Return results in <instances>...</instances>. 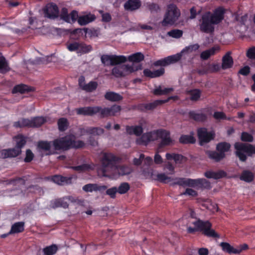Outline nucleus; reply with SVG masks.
Returning a JSON list of instances; mask_svg holds the SVG:
<instances>
[{
	"mask_svg": "<svg viewBox=\"0 0 255 255\" xmlns=\"http://www.w3.org/2000/svg\"><path fill=\"white\" fill-rule=\"evenodd\" d=\"M224 10L222 8L217 9L212 14L206 12L202 16L200 24V30L205 33H210L214 31V25L219 23L223 19Z\"/></svg>",
	"mask_w": 255,
	"mask_h": 255,
	"instance_id": "f257e3e1",
	"label": "nucleus"
},
{
	"mask_svg": "<svg viewBox=\"0 0 255 255\" xmlns=\"http://www.w3.org/2000/svg\"><path fill=\"white\" fill-rule=\"evenodd\" d=\"M119 158L112 153L104 152L101 158V167L98 173L102 176L114 177L116 163Z\"/></svg>",
	"mask_w": 255,
	"mask_h": 255,
	"instance_id": "f03ea898",
	"label": "nucleus"
},
{
	"mask_svg": "<svg viewBox=\"0 0 255 255\" xmlns=\"http://www.w3.org/2000/svg\"><path fill=\"white\" fill-rule=\"evenodd\" d=\"M174 180L173 185L177 184L184 187H189L196 189H210L211 187L210 182L205 178H178Z\"/></svg>",
	"mask_w": 255,
	"mask_h": 255,
	"instance_id": "7ed1b4c3",
	"label": "nucleus"
},
{
	"mask_svg": "<svg viewBox=\"0 0 255 255\" xmlns=\"http://www.w3.org/2000/svg\"><path fill=\"white\" fill-rule=\"evenodd\" d=\"M54 148L56 150H66L69 148H80L84 145V143L81 140H75L74 135H68L53 142Z\"/></svg>",
	"mask_w": 255,
	"mask_h": 255,
	"instance_id": "20e7f679",
	"label": "nucleus"
},
{
	"mask_svg": "<svg viewBox=\"0 0 255 255\" xmlns=\"http://www.w3.org/2000/svg\"><path fill=\"white\" fill-rule=\"evenodd\" d=\"M179 10L173 4H170L167 6V11L164 18L162 21L163 26L172 25L178 19L180 16Z\"/></svg>",
	"mask_w": 255,
	"mask_h": 255,
	"instance_id": "39448f33",
	"label": "nucleus"
},
{
	"mask_svg": "<svg viewBox=\"0 0 255 255\" xmlns=\"http://www.w3.org/2000/svg\"><path fill=\"white\" fill-rule=\"evenodd\" d=\"M236 154L241 161L246 160L247 156L255 153V147L250 144L237 142L235 144Z\"/></svg>",
	"mask_w": 255,
	"mask_h": 255,
	"instance_id": "423d86ee",
	"label": "nucleus"
},
{
	"mask_svg": "<svg viewBox=\"0 0 255 255\" xmlns=\"http://www.w3.org/2000/svg\"><path fill=\"white\" fill-rule=\"evenodd\" d=\"M191 224L197 227L199 231L203 232V233L210 237L219 238V236L215 231L211 229V224L208 221L203 222L200 220H197L192 222Z\"/></svg>",
	"mask_w": 255,
	"mask_h": 255,
	"instance_id": "0eeeda50",
	"label": "nucleus"
},
{
	"mask_svg": "<svg viewBox=\"0 0 255 255\" xmlns=\"http://www.w3.org/2000/svg\"><path fill=\"white\" fill-rule=\"evenodd\" d=\"M69 203L78 204L80 203V201L75 197L69 196L51 201L50 206L54 209L58 207L67 208Z\"/></svg>",
	"mask_w": 255,
	"mask_h": 255,
	"instance_id": "6e6552de",
	"label": "nucleus"
},
{
	"mask_svg": "<svg viewBox=\"0 0 255 255\" xmlns=\"http://www.w3.org/2000/svg\"><path fill=\"white\" fill-rule=\"evenodd\" d=\"M102 63L105 65H115L124 63L127 61L125 56L115 55H103L101 57Z\"/></svg>",
	"mask_w": 255,
	"mask_h": 255,
	"instance_id": "1a4fd4ad",
	"label": "nucleus"
},
{
	"mask_svg": "<svg viewBox=\"0 0 255 255\" xmlns=\"http://www.w3.org/2000/svg\"><path fill=\"white\" fill-rule=\"evenodd\" d=\"M121 110V108L118 105H113L110 108H105L102 109L100 111V114L101 117L115 116L118 115Z\"/></svg>",
	"mask_w": 255,
	"mask_h": 255,
	"instance_id": "9d476101",
	"label": "nucleus"
},
{
	"mask_svg": "<svg viewBox=\"0 0 255 255\" xmlns=\"http://www.w3.org/2000/svg\"><path fill=\"white\" fill-rule=\"evenodd\" d=\"M159 139L161 140L160 146L171 145L174 142V140L170 137V132L164 129H160Z\"/></svg>",
	"mask_w": 255,
	"mask_h": 255,
	"instance_id": "9b49d317",
	"label": "nucleus"
},
{
	"mask_svg": "<svg viewBox=\"0 0 255 255\" xmlns=\"http://www.w3.org/2000/svg\"><path fill=\"white\" fill-rule=\"evenodd\" d=\"M198 135L200 145L209 142L213 138V134L208 132L206 128H201L198 130Z\"/></svg>",
	"mask_w": 255,
	"mask_h": 255,
	"instance_id": "f8f14e48",
	"label": "nucleus"
},
{
	"mask_svg": "<svg viewBox=\"0 0 255 255\" xmlns=\"http://www.w3.org/2000/svg\"><path fill=\"white\" fill-rule=\"evenodd\" d=\"M101 107H86L76 109L78 115L85 116H93L97 113L100 114Z\"/></svg>",
	"mask_w": 255,
	"mask_h": 255,
	"instance_id": "ddd939ff",
	"label": "nucleus"
},
{
	"mask_svg": "<svg viewBox=\"0 0 255 255\" xmlns=\"http://www.w3.org/2000/svg\"><path fill=\"white\" fill-rule=\"evenodd\" d=\"M45 16L49 18H55L59 15L57 6L53 3L48 4L44 9Z\"/></svg>",
	"mask_w": 255,
	"mask_h": 255,
	"instance_id": "4468645a",
	"label": "nucleus"
},
{
	"mask_svg": "<svg viewBox=\"0 0 255 255\" xmlns=\"http://www.w3.org/2000/svg\"><path fill=\"white\" fill-rule=\"evenodd\" d=\"M21 151V149L16 146L13 148L2 149L0 150V158L14 157L18 155Z\"/></svg>",
	"mask_w": 255,
	"mask_h": 255,
	"instance_id": "2eb2a0df",
	"label": "nucleus"
},
{
	"mask_svg": "<svg viewBox=\"0 0 255 255\" xmlns=\"http://www.w3.org/2000/svg\"><path fill=\"white\" fill-rule=\"evenodd\" d=\"M226 173L223 170H208L204 173V176L208 178L219 179L225 177Z\"/></svg>",
	"mask_w": 255,
	"mask_h": 255,
	"instance_id": "dca6fc26",
	"label": "nucleus"
},
{
	"mask_svg": "<svg viewBox=\"0 0 255 255\" xmlns=\"http://www.w3.org/2000/svg\"><path fill=\"white\" fill-rule=\"evenodd\" d=\"M124 76L128 75L132 72L140 70L142 66L139 64L132 63L131 65L125 64L122 65Z\"/></svg>",
	"mask_w": 255,
	"mask_h": 255,
	"instance_id": "f3484780",
	"label": "nucleus"
},
{
	"mask_svg": "<svg viewBox=\"0 0 255 255\" xmlns=\"http://www.w3.org/2000/svg\"><path fill=\"white\" fill-rule=\"evenodd\" d=\"M50 143L47 141H40L38 143V150L42 156L50 154Z\"/></svg>",
	"mask_w": 255,
	"mask_h": 255,
	"instance_id": "a211bd4d",
	"label": "nucleus"
},
{
	"mask_svg": "<svg viewBox=\"0 0 255 255\" xmlns=\"http://www.w3.org/2000/svg\"><path fill=\"white\" fill-rule=\"evenodd\" d=\"M220 246L224 251L229 254H240L243 251V249L241 248H235L228 243L222 242L220 244Z\"/></svg>",
	"mask_w": 255,
	"mask_h": 255,
	"instance_id": "6ab92c4d",
	"label": "nucleus"
},
{
	"mask_svg": "<svg viewBox=\"0 0 255 255\" xmlns=\"http://www.w3.org/2000/svg\"><path fill=\"white\" fill-rule=\"evenodd\" d=\"M107 188L106 186H99L97 184H88L84 185L82 189L86 192H92L93 191H102Z\"/></svg>",
	"mask_w": 255,
	"mask_h": 255,
	"instance_id": "aec40b11",
	"label": "nucleus"
},
{
	"mask_svg": "<svg viewBox=\"0 0 255 255\" xmlns=\"http://www.w3.org/2000/svg\"><path fill=\"white\" fill-rule=\"evenodd\" d=\"M132 171V169L130 167L126 165H119L116 166L115 170V176H116V173H117L119 175H126L129 174ZM114 177V178H115Z\"/></svg>",
	"mask_w": 255,
	"mask_h": 255,
	"instance_id": "412c9836",
	"label": "nucleus"
},
{
	"mask_svg": "<svg viewBox=\"0 0 255 255\" xmlns=\"http://www.w3.org/2000/svg\"><path fill=\"white\" fill-rule=\"evenodd\" d=\"M95 19L94 15L89 13L86 15L80 16L78 19V22L81 25H85Z\"/></svg>",
	"mask_w": 255,
	"mask_h": 255,
	"instance_id": "4be33fe9",
	"label": "nucleus"
},
{
	"mask_svg": "<svg viewBox=\"0 0 255 255\" xmlns=\"http://www.w3.org/2000/svg\"><path fill=\"white\" fill-rule=\"evenodd\" d=\"M140 2L138 0H128L124 5L125 8L128 10H134L140 6Z\"/></svg>",
	"mask_w": 255,
	"mask_h": 255,
	"instance_id": "5701e85b",
	"label": "nucleus"
},
{
	"mask_svg": "<svg viewBox=\"0 0 255 255\" xmlns=\"http://www.w3.org/2000/svg\"><path fill=\"white\" fill-rule=\"evenodd\" d=\"M165 157L168 160H173L176 164H181L185 159L182 155L174 153H167Z\"/></svg>",
	"mask_w": 255,
	"mask_h": 255,
	"instance_id": "b1692460",
	"label": "nucleus"
},
{
	"mask_svg": "<svg viewBox=\"0 0 255 255\" xmlns=\"http://www.w3.org/2000/svg\"><path fill=\"white\" fill-rule=\"evenodd\" d=\"M126 131L129 134H135L136 136H139L142 133L143 129L140 126H127Z\"/></svg>",
	"mask_w": 255,
	"mask_h": 255,
	"instance_id": "393cba45",
	"label": "nucleus"
},
{
	"mask_svg": "<svg viewBox=\"0 0 255 255\" xmlns=\"http://www.w3.org/2000/svg\"><path fill=\"white\" fill-rule=\"evenodd\" d=\"M169 174H168L165 173H161L157 174L155 177L153 176L152 178L153 179L157 180L159 182L164 183H168L173 180V179L170 176H169Z\"/></svg>",
	"mask_w": 255,
	"mask_h": 255,
	"instance_id": "a878e982",
	"label": "nucleus"
},
{
	"mask_svg": "<svg viewBox=\"0 0 255 255\" xmlns=\"http://www.w3.org/2000/svg\"><path fill=\"white\" fill-rule=\"evenodd\" d=\"M233 64V60L229 52L227 53L222 59V67L223 69L231 68Z\"/></svg>",
	"mask_w": 255,
	"mask_h": 255,
	"instance_id": "bb28decb",
	"label": "nucleus"
},
{
	"mask_svg": "<svg viewBox=\"0 0 255 255\" xmlns=\"http://www.w3.org/2000/svg\"><path fill=\"white\" fill-rule=\"evenodd\" d=\"M24 223L23 222H17L12 225L11 229L8 234L19 233L24 231Z\"/></svg>",
	"mask_w": 255,
	"mask_h": 255,
	"instance_id": "cd10ccee",
	"label": "nucleus"
},
{
	"mask_svg": "<svg viewBox=\"0 0 255 255\" xmlns=\"http://www.w3.org/2000/svg\"><path fill=\"white\" fill-rule=\"evenodd\" d=\"M170 99L176 100V99H177V96L170 97L168 98L167 99H166V100H156V101H155L154 102H153L152 103H151L147 104L145 106V108L146 109H147V110L153 109L156 106H157L158 105L162 104L165 103L166 102H167Z\"/></svg>",
	"mask_w": 255,
	"mask_h": 255,
	"instance_id": "c85d7f7f",
	"label": "nucleus"
},
{
	"mask_svg": "<svg viewBox=\"0 0 255 255\" xmlns=\"http://www.w3.org/2000/svg\"><path fill=\"white\" fill-rule=\"evenodd\" d=\"M52 180L54 183L58 185H63L70 183L71 178L60 175H55L52 177Z\"/></svg>",
	"mask_w": 255,
	"mask_h": 255,
	"instance_id": "c756f323",
	"label": "nucleus"
},
{
	"mask_svg": "<svg viewBox=\"0 0 255 255\" xmlns=\"http://www.w3.org/2000/svg\"><path fill=\"white\" fill-rule=\"evenodd\" d=\"M81 134H84L85 132H86L89 134L91 135H100L104 133V129L100 128H88L87 130L84 129H81Z\"/></svg>",
	"mask_w": 255,
	"mask_h": 255,
	"instance_id": "7c9ffc66",
	"label": "nucleus"
},
{
	"mask_svg": "<svg viewBox=\"0 0 255 255\" xmlns=\"http://www.w3.org/2000/svg\"><path fill=\"white\" fill-rule=\"evenodd\" d=\"M207 154L210 158L215 160V161H219L224 158L225 156V154L223 153L211 151H207Z\"/></svg>",
	"mask_w": 255,
	"mask_h": 255,
	"instance_id": "2f4dec72",
	"label": "nucleus"
},
{
	"mask_svg": "<svg viewBox=\"0 0 255 255\" xmlns=\"http://www.w3.org/2000/svg\"><path fill=\"white\" fill-rule=\"evenodd\" d=\"M254 178V173L249 170H244L240 176V179L247 182L252 181Z\"/></svg>",
	"mask_w": 255,
	"mask_h": 255,
	"instance_id": "473e14b6",
	"label": "nucleus"
},
{
	"mask_svg": "<svg viewBox=\"0 0 255 255\" xmlns=\"http://www.w3.org/2000/svg\"><path fill=\"white\" fill-rule=\"evenodd\" d=\"M105 97L107 100L111 101H118L123 99L122 96L120 94L113 92H107Z\"/></svg>",
	"mask_w": 255,
	"mask_h": 255,
	"instance_id": "72a5a7b5",
	"label": "nucleus"
},
{
	"mask_svg": "<svg viewBox=\"0 0 255 255\" xmlns=\"http://www.w3.org/2000/svg\"><path fill=\"white\" fill-rule=\"evenodd\" d=\"M14 126L16 128L25 127H32V119H23L14 123Z\"/></svg>",
	"mask_w": 255,
	"mask_h": 255,
	"instance_id": "f704fd0d",
	"label": "nucleus"
},
{
	"mask_svg": "<svg viewBox=\"0 0 255 255\" xmlns=\"http://www.w3.org/2000/svg\"><path fill=\"white\" fill-rule=\"evenodd\" d=\"M144 55L141 52H137L136 53L131 54L128 57V60L129 61L133 62V63L135 62L138 63L144 59Z\"/></svg>",
	"mask_w": 255,
	"mask_h": 255,
	"instance_id": "c9c22d12",
	"label": "nucleus"
},
{
	"mask_svg": "<svg viewBox=\"0 0 255 255\" xmlns=\"http://www.w3.org/2000/svg\"><path fill=\"white\" fill-rule=\"evenodd\" d=\"M199 45L198 44H194L192 45H190L188 46L185 47L181 51L182 54H190L192 53L197 50L199 48Z\"/></svg>",
	"mask_w": 255,
	"mask_h": 255,
	"instance_id": "e433bc0d",
	"label": "nucleus"
},
{
	"mask_svg": "<svg viewBox=\"0 0 255 255\" xmlns=\"http://www.w3.org/2000/svg\"><path fill=\"white\" fill-rule=\"evenodd\" d=\"M218 50V47H213L210 49L203 51L200 55L201 58L203 60H206L208 59L211 55H214L216 51Z\"/></svg>",
	"mask_w": 255,
	"mask_h": 255,
	"instance_id": "4c0bfd02",
	"label": "nucleus"
},
{
	"mask_svg": "<svg viewBox=\"0 0 255 255\" xmlns=\"http://www.w3.org/2000/svg\"><path fill=\"white\" fill-rule=\"evenodd\" d=\"M172 88H164L161 86H158L153 91V94L155 95H166L173 91Z\"/></svg>",
	"mask_w": 255,
	"mask_h": 255,
	"instance_id": "58836bf2",
	"label": "nucleus"
},
{
	"mask_svg": "<svg viewBox=\"0 0 255 255\" xmlns=\"http://www.w3.org/2000/svg\"><path fill=\"white\" fill-rule=\"evenodd\" d=\"M91 45H87L83 42H79L78 53L84 54L88 53L92 50Z\"/></svg>",
	"mask_w": 255,
	"mask_h": 255,
	"instance_id": "ea45409f",
	"label": "nucleus"
},
{
	"mask_svg": "<svg viewBox=\"0 0 255 255\" xmlns=\"http://www.w3.org/2000/svg\"><path fill=\"white\" fill-rule=\"evenodd\" d=\"M182 55V54L180 52L179 53L166 57L167 65H168L178 62L181 58Z\"/></svg>",
	"mask_w": 255,
	"mask_h": 255,
	"instance_id": "a19ab883",
	"label": "nucleus"
},
{
	"mask_svg": "<svg viewBox=\"0 0 255 255\" xmlns=\"http://www.w3.org/2000/svg\"><path fill=\"white\" fill-rule=\"evenodd\" d=\"M189 115L191 118L198 121H202L206 119V115L202 112H191Z\"/></svg>",
	"mask_w": 255,
	"mask_h": 255,
	"instance_id": "79ce46f5",
	"label": "nucleus"
},
{
	"mask_svg": "<svg viewBox=\"0 0 255 255\" xmlns=\"http://www.w3.org/2000/svg\"><path fill=\"white\" fill-rule=\"evenodd\" d=\"M58 129L60 131H65L67 129L69 126V123L68 120L64 118H60L58 120Z\"/></svg>",
	"mask_w": 255,
	"mask_h": 255,
	"instance_id": "37998d69",
	"label": "nucleus"
},
{
	"mask_svg": "<svg viewBox=\"0 0 255 255\" xmlns=\"http://www.w3.org/2000/svg\"><path fill=\"white\" fill-rule=\"evenodd\" d=\"M196 139L192 135H183L179 138L180 142L184 144L193 143Z\"/></svg>",
	"mask_w": 255,
	"mask_h": 255,
	"instance_id": "c03bdc74",
	"label": "nucleus"
},
{
	"mask_svg": "<svg viewBox=\"0 0 255 255\" xmlns=\"http://www.w3.org/2000/svg\"><path fill=\"white\" fill-rule=\"evenodd\" d=\"M30 91H31V89L29 88L27 86L25 85H19L14 87L12 90V93H24L26 92H29Z\"/></svg>",
	"mask_w": 255,
	"mask_h": 255,
	"instance_id": "a18cd8bd",
	"label": "nucleus"
},
{
	"mask_svg": "<svg viewBox=\"0 0 255 255\" xmlns=\"http://www.w3.org/2000/svg\"><path fill=\"white\" fill-rule=\"evenodd\" d=\"M98 84L96 82L91 81L88 84H85L82 89L88 92H92L96 89Z\"/></svg>",
	"mask_w": 255,
	"mask_h": 255,
	"instance_id": "49530a36",
	"label": "nucleus"
},
{
	"mask_svg": "<svg viewBox=\"0 0 255 255\" xmlns=\"http://www.w3.org/2000/svg\"><path fill=\"white\" fill-rule=\"evenodd\" d=\"M230 144L227 142H221L217 144L216 148L218 152L225 154L230 148Z\"/></svg>",
	"mask_w": 255,
	"mask_h": 255,
	"instance_id": "de8ad7c7",
	"label": "nucleus"
},
{
	"mask_svg": "<svg viewBox=\"0 0 255 255\" xmlns=\"http://www.w3.org/2000/svg\"><path fill=\"white\" fill-rule=\"evenodd\" d=\"M57 251V247L56 245H53L46 247L43 249L44 255H53Z\"/></svg>",
	"mask_w": 255,
	"mask_h": 255,
	"instance_id": "09e8293b",
	"label": "nucleus"
},
{
	"mask_svg": "<svg viewBox=\"0 0 255 255\" xmlns=\"http://www.w3.org/2000/svg\"><path fill=\"white\" fill-rule=\"evenodd\" d=\"M136 141L139 144H146L150 141L148 132L144 133L140 137L137 138Z\"/></svg>",
	"mask_w": 255,
	"mask_h": 255,
	"instance_id": "8fccbe9b",
	"label": "nucleus"
},
{
	"mask_svg": "<svg viewBox=\"0 0 255 255\" xmlns=\"http://www.w3.org/2000/svg\"><path fill=\"white\" fill-rule=\"evenodd\" d=\"M46 120L43 117H36L32 119V127H38L45 122Z\"/></svg>",
	"mask_w": 255,
	"mask_h": 255,
	"instance_id": "3c124183",
	"label": "nucleus"
},
{
	"mask_svg": "<svg viewBox=\"0 0 255 255\" xmlns=\"http://www.w3.org/2000/svg\"><path fill=\"white\" fill-rule=\"evenodd\" d=\"M112 74L116 77H123L124 76L122 65L114 67L112 71Z\"/></svg>",
	"mask_w": 255,
	"mask_h": 255,
	"instance_id": "603ef678",
	"label": "nucleus"
},
{
	"mask_svg": "<svg viewBox=\"0 0 255 255\" xmlns=\"http://www.w3.org/2000/svg\"><path fill=\"white\" fill-rule=\"evenodd\" d=\"M130 186L128 183L127 182H124L121 184L118 188H117V191L121 194L126 193L129 189Z\"/></svg>",
	"mask_w": 255,
	"mask_h": 255,
	"instance_id": "864d4df0",
	"label": "nucleus"
},
{
	"mask_svg": "<svg viewBox=\"0 0 255 255\" xmlns=\"http://www.w3.org/2000/svg\"><path fill=\"white\" fill-rule=\"evenodd\" d=\"M15 138L16 143V147L21 149V147L23 146L26 143L25 137L21 135H19L16 136Z\"/></svg>",
	"mask_w": 255,
	"mask_h": 255,
	"instance_id": "5fc2aeb1",
	"label": "nucleus"
},
{
	"mask_svg": "<svg viewBox=\"0 0 255 255\" xmlns=\"http://www.w3.org/2000/svg\"><path fill=\"white\" fill-rule=\"evenodd\" d=\"M190 99L192 101H197L200 97L201 93L198 89H194L189 92Z\"/></svg>",
	"mask_w": 255,
	"mask_h": 255,
	"instance_id": "6e6d98bb",
	"label": "nucleus"
},
{
	"mask_svg": "<svg viewBox=\"0 0 255 255\" xmlns=\"http://www.w3.org/2000/svg\"><path fill=\"white\" fill-rule=\"evenodd\" d=\"M8 70L9 68L5 59L2 57H0V72L4 73Z\"/></svg>",
	"mask_w": 255,
	"mask_h": 255,
	"instance_id": "4d7b16f0",
	"label": "nucleus"
},
{
	"mask_svg": "<svg viewBox=\"0 0 255 255\" xmlns=\"http://www.w3.org/2000/svg\"><path fill=\"white\" fill-rule=\"evenodd\" d=\"M183 32L181 30L174 29L167 32V35L175 38H179L182 36Z\"/></svg>",
	"mask_w": 255,
	"mask_h": 255,
	"instance_id": "13d9d810",
	"label": "nucleus"
},
{
	"mask_svg": "<svg viewBox=\"0 0 255 255\" xmlns=\"http://www.w3.org/2000/svg\"><path fill=\"white\" fill-rule=\"evenodd\" d=\"M180 195H187L195 197L198 196V193L196 191L191 188H187L184 192L180 194Z\"/></svg>",
	"mask_w": 255,
	"mask_h": 255,
	"instance_id": "bf43d9fd",
	"label": "nucleus"
},
{
	"mask_svg": "<svg viewBox=\"0 0 255 255\" xmlns=\"http://www.w3.org/2000/svg\"><path fill=\"white\" fill-rule=\"evenodd\" d=\"M72 168L79 172H83L91 169L92 167L89 164H84L81 165L72 167Z\"/></svg>",
	"mask_w": 255,
	"mask_h": 255,
	"instance_id": "052dcab7",
	"label": "nucleus"
},
{
	"mask_svg": "<svg viewBox=\"0 0 255 255\" xmlns=\"http://www.w3.org/2000/svg\"><path fill=\"white\" fill-rule=\"evenodd\" d=\"M79 46V42H74L67 44V48L70 51H76L78 53Z\"/></svg>",
	"mask_w": 255,
	"mask_h": 255,
	"instance_id": "680f3d73",
	"label": "nucleus"
},
{
	"mask_svg": "<svg viewBox=\"0 0 255 255\" xmlns=\"http://www.w3.org/2000/svg\"><path fill=\"white\" fill-rule=\"evenodd\" d=\"M60 17L65 21L70 23V17L69 15L68 10L66 8H62L60 14Z\"/></svg>",
	"mask_w": 255,
	"mask_h": 255,
	"instance_id": "e2e57ef3",
	"label": "nucleus"
},
{
	"mask_svg": "<svg viewBox=\"0 0 255 255\" xmlns=\"http://www.w3.org/2000/svg\"><path fill=\"white\" fill-rule=\"evenodd\" d=\"M160 129L148 132L150 141L159 139Z\"/></svg>",
	"mask_w": 255,
	"mask_h": 255,
	"instance_id": "0e129e2a",
	"label": "nucleus"
},
{
	"mask_svg": "<svg viewBox=\"0 0 255 255\" xmlns=\"http://www.w3.org/2000/svg\"><path fill=\"white\" fill-rule=\"evenodd\" d=\"M164 170L166 171V173H168V174H173L175 173L174 171V167L173 165L170 163L169 162H168L164 167Z\"/></svg>",
	"mask_w": 255,
	"mask_h": 255,
	"instance_id": "69168bd1",
	"label": "nucleus"
},
{
	"mask_svg": "<svg viewBox=\"0 0 255 255\" xmlns=\"http://www.w3.org/2000/svg\"><path fill=\"white\" fill-rule=\"evenodd\" d=\"M241 139L243 141L251 142L253 140V137L251 134L244 132L242 134Z\"/></svg>",
	"mask_w": 255,
	"mask_h": 255,
	"instance_id": "338daca9",
	"label": "nucleus"
},
{
	"mask_svg": "<svg viewBox=\"0 0 255 255\" xmlns=\"http://www.w3.org/2000/svg\"><path fill=\"white\" fill-rule=\"evenodd\" d=\"M247 56L252 59H255V47L249 48L247 51Z\"/></svg>",
	"mask_w": 255,
	"mask_h": 255,
	"instance_id": "774afa93",
	"label": "nucleus"
}]
</instances>
